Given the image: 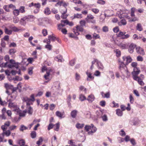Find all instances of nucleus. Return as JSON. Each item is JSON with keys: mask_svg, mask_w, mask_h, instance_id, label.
I'll return each mask as SVG.
<instances>
[{"mask_svg": "<svg viewBox=\"0 0 146 146\" xmlns=\"http://www.w3.org/2000/svg\"><path fill=\"white\" fill-rule=\"evenodd\" d=\"M30 7L34 6L35 8L37 9H39L40 7V4L39 3L34 4L33 3H32L29 5Z\"/></svg>", "mask_w": 146, "mask_h": 146, "instance_id": "29", "label": "nucleus"}, {"mask_svg": "<svg viewBox=\"0 0 146 146\" xmlns=\"http://www.w3.org/2000/svg\"><path fill=\"white\" fill-rule=\"evenodd\" d=\"M28 21H29L31 22L34 21L35 19L36 18L33 15L28 16H26Z\"/></svg>", "mask_w": 146, "mask_h": 146, "instance_id": "27", "label": "nucleus"}, {"mask_svg": "<svg viewBox=\"0 0 146 146\" xmlns=\"http://www.w3.org/2000/svg\"><path fill=\"white\" fill-rule=\"evenodd\" d=\"M93 38H95L96 39L97 38H100V36L98 34H96V33H94L93 35Z\"/></svg>", "mask_w": 146, "mask_h": 146, "instance_id": "60", "label": "nucleus"}, {"mask_svg": "<svg viewBox=\"0 0 146 146\" xmlns=\"http://www.w3.org/2000/svg\"><path fill=\"white\" fill-rule=\"evenodd\" d=\"M137 63L136 62H132L131 63V66L133 68H137Z\"/></svg>", "mask_w": 146, "mask_h": 146, "instance_id": "52", "label": "nucleus"}, {"mask_svg": "<svg viewBox=\"0 0 146 146\" xmlns=\"http://www.w3.org/2000/svg\"><path fill=\"white\" fill-rule=\"evenodd\" d=\"M42 33L44 36H46L47 35V30L45 29H43L42 31Z\"/></svg>", "mask_w": 146, "mask_h": 146, "instance_id": "64", "label": "nucleus"}, {"mask_svg": "<svg viewBox=\"0 0 146 146\" xmlns=\"http://www.w3.org/2000/svg\"><path fill=\"white\" fill-rule=\"evenodd\" d=\"M9 28L5 27V33L7 35H10L12 34V30L9 29Z\"/></svg>", "mask_w": 146, "mask_h": 146, "instance_id": "31", "label": "nucleus"}, {"mask_svg": "<svg viewBox=\"0 0 146 146\" xmlns=\"http://www.w3.org/2000/svg\"><path fill=\"white\" fill-rule=\"evenodd\" d=\"M19 11L18 9H14L13 11V13L14 15L16 16H17L19 14Z\"/></svg>", "mask_w": 146, "mask_h": 146, "instance_id": "56", "label": "nucleus"}, {"mask_svg": "<svg viewBox=\"0 0 146 146\" xmlns=\"http://www.w3.org/2000/svg\"><path fill=\"white\" fill-rule=\"evenodd\" d=\"M122 59L124 61H125V64L122 62H119V68L120 70L123 71V70H126L127 67L126 65H127L129 63L131 62L132 61V59L130 56H123Z\"/></svg>", "mask_w": 146, "mask_h": 146, "instance_id": "1", "label": "nucleus"}, {"mask_svg": "<svg viewBox=\"0 0 146 146\" xmlns=\"http://www.w3.org/2000/svg\"><path fill=\"white\" fill-rule=\"evenodd\" d=\"M25 141L23 139L20 140L18 142V144L20 146H23L25 145Z\"/></svg>", "mask_w": 146, "mask_h": 146, "instance_id": "53", "label": "nucleus"}, {"mask_svg": "<svg viewBox=\"0 0 146 146\" xmlns=\"http://www.w3.org/2000/svg\"><path fill=\"white\" fill-rule=\"evenodd\" d=\"M45 40L47 41H50H50H54L56 40H57L59 42H59L58 39L53 35H50L48 37V40L46 39Z\"/></svg>", "mask_w": 146, "mask_h": 146, "instance_id": "13", "label": "nucleus"}, {"mask_svg": "<svg viewBox=\"0 0 146 146\" xmlns=\"http://www.w3.org/2000/svg\"><path fill=\"white\" fill-rule=\"evenodd\" d=\"M102 118L103 121H106L108 120V117L106 114H104L102 117Z\"/></svg>", "mask_w": 146, "mask_h": 146, "instance_id": "54", "label": "nucleus"}, {"mask_svg": "<svg viewBox=\"0 0 146 146\" xmlns=\"http://www.w3.org/2000/svg\"><path fill=\"white\" fill-rule=\"evenodd\" d=\"M77 111L76 110H74L71 112V115L73 118H75L76 116Z\"/></svg>", "mask_w": 146, "mask_h": 146, "instance_id": "39", "label": "nucleus"}, {"mask_svg": "<svg viewBox=\"0 0 146 146\" xmlns=\"http://www.w3.org/2000/svg\"><path fill=\"white\" fill-rule=\"evenodd\" d=\"M44 42L47 44L45 45V48L48 50H51L52 49V46L50 44V41H47L46 40H44Z\"/></svg>", "mask_w": 146, "mask_h": 146, "instance_id": "17", "label": "nucleus"}, {"mask_svg": "<svg viewBox=\"0 0 146 146\" xmlns=\"http://www.w3.org/2000/svg\"><path fill=\"white\" fill-rule=\"evenodd\" d=\"M95 99V97L93 95L91 94L88 96L87 99L89 102H92Z\"/></svg>", "mask_w": 146, "mask_h": 146, "instance_id": "21", "label": "nucleus"}, {"mask_svg": "<svg viewBox=\"0 0 146 146\" xmlns=\"http://www.w3.org/2000/svg\"><path fill=\"white\" fill-rule=\"evenodd\" d=\"M125 32H123L121 31H120L119 33L118 34L117 36L118 37H122L123 36V35L125 34Z\"/></svg>", "mask_w": 146, "mask_h": 146, "instance_id": "59", "label": "nucleus"}, {"mask_svg": "<svg viewBox=\"0 0 146 146\" xmlns=\"http://www.w3.org/2000/svg\"><path fill=\"white\" fill-rule=\"evenodd\" d=\"M117 45L122 49L126 48L128 46L127 44L123 42H120L119 44H117Z\"/></svg>", "mask_w": 146, "mask_h": 146, "instance_id": "20", "label": "nucleus"}, {"mask_svg": "<svg viewBox=\"0 0 146 146\" xmlns=\"http://www.w3.org/2000/svg\"><path fill=\"white\" fill-rule=\"evenodd\" d=\"M63 10H64L63 12L61 11V12L62 13V15L61 16V18L63 19H66L67 17V15L65 14V13L66 12L67 10L66 8L65 7L64 8Z\"/></svg>", "mask_w": 146, "mask_h": 146, "instance_id": "22", "label": "nucleus"}, {"mask_svg": "<svg viewBox=\"0 0 146 146\" xmlns=\"http://www.w3.org/2000/svg\"><path fill=\"white\" fill-rule=\"evenodd\" d=\"M8 106L11 109L14 108L15 109L17 107V104L15 103H13L11 102H9Z\"/></svg>", "mask_w": 146, "mask_h": 146, "instance_id": "30", "label": "nucleus"}, {"mask_svg": "<svg viewBox=\"0 0 146 146\" xmlns=\"http://www.w3.org/2000/svg\"><path fill=\"white\" fill-rule=\"evenodd\" d=\"M140 72V70L139 68L137 67L133 68V71L132 72L133 78V79H137V77H138L137 75L139 74Z\"/></svg>", "mask_w": 146, "mask_h": 146, "instance_id": "7", "label": "nucleus"}, {"mask_svg": "<svg viewBox=\"0 0 146 146\" xmlns=\"http://www.w3.org/2000/svg\"><path fill=\"white\" fill-rule=\"evenodd\" d=\"M2 133L4 135H5L6 136L8 137L10 135L11 133L10 130H8L7 131L6 130L5 131H3Z\"/></svg>", "mask_w": 146, "mask_h": 146, "instance_id": "36", "label": "nucleus"}, {"mask_svg": "<svg viewBox=\"0 0 146 146\" xmlns=\"http://www.w3.org/2000/svg\"><path fill=\"white\" fill-rule=\"evenodd\" d=\"M79 98L80 101H82L86 100V97L83 94H81L80 95Z\"/></svg>", "mask_w": 146, "mask_h": 146, "instance_id": "38", "label": "nucleus"}, {"mask_svg": "<svg viewBox=\"0 0 146 146\" xmlns=\"http://www.w3.org/2000/svg\"><path fill=\"white\" fill-rule=\"evenodd\" d=\"M66 22L67 21H66L62 20L61 21V23L59 24L58 26V29L59 30L61 29L62 27H63L65 25L64 23H66Z\"/></svg>", "mask_w": 146, "mask_h": 146, "instance_id": "28", "label": "nucleus"}, {"mask_svg": "<svg viewBox=\"0 0 146 146\" xmlns=\"http://www.w3.org/2000/svg\"><path fill=\"white\" fill-rule=\"evenodd\" d=\"M17 128V126L14 125H13L9 127V130L10 131H12L14 129H15Z\"/></svg>", "mask_w": 146, "mask_h": 146, "instance_id": "61", "label": "nucleus"}, {"mask_svg": "<svg viewBox=\"0 0 146 146\" xmlns=\"http://www.w3.org/2000/svg\"><path fill=\"white\" fill-rule=\"evenodd\" d=\"M19 21V19L17 17L15 16L13 17V22L15 23H17Z\"/></svg>", "mask_w": 146, "mask_h": 146, "instance_id": "41", "label": "nucleus"}, {"mask_svg": "<svg viewBox=\"0 0 146 146\" xmlns=\"http://www.w3.org/2000/svg\"><path fill=\"white\" fill-rule=\"evenodd\" d=\"M13 111H14L15 113L16 114H18L19 115L21 110L17 107L14 110H13Z\"/></svg>", "mask_w": 146, "mask_h": 146, "instance_id": "43", "label": "nucleus"}, {"mask_svg": "<svg viewBox=\"0 0 146 146\" xmlns=\"http://www.w3.org/2000/svg\"><path fill=\"white\" fill-rule=\"evenodd\" d=\"M30 98L25 97L23 98V102H26L27 105H29L33 104V103L35 101V99L34 97V95L32 94L30 96Z\"/></svg>", "mask_w": 146, "mask_h": 146, "instance_id": "3", "label": "nucleus"}, {"mask_svg": "<svg viewBox=\"0 0 146 146\" xmlns=\"http://www.w3.org/2000/svg\"><path fill=\"white\" fill-rule=\"evenodd\" d=\"M8 28L9 29H12V31H13L15 32L19 31L20 29H18L17 27L13 26V25H10L8 26Z\"/></svg>", "mask_w": 146, "mask_h": 146, "instance_id": "19", "label": "nucleus"}, {"mask_svg": "<svg viewBox=\"0 0 146 146\" xmlns=\"http://www.w3.org/2000/svg\"><path fill=\"white\" fill-rule=\"evenodd\" d=\"M10 62L11 64L15 65V68H16L17 69L18 68V64L15 63V61L11 59L10 60Z\"/></svg>", "mask_w": 146, "mask_h": 146, "instance_id": "44", "label": "nucleus"}, {"mask_svg": "<svg viewBox=\"0 0 146 146\" xmlns=\"http://www.w3.org/2000/svg\"><path fill=\"white\" fill-rule=\"evenodd\" d=\"M60 127V124L59 123H56L54 127V130L56 131H58Z\"/></svg>", "mask_w": 146, "mask_h": 146, "instance_id": "58", "label": "nucleus"}, {"mask_svg": "<svg viewBox=\"0 0 146 146\" xmlns=\"http://www.w3.org/2000/svg\"><path fill=\"white\" fill-rule=\"evenodd\" d=\"M54 59L58 62H62V57L60 55H58Z\"/></svg>", "mask_w": 146, "mask_h": 146, "instance_id": "32", "label": "nucleus"}, {"mask_svg": "<svg viewBox=\"0 0 146 146\" xmlns=\"http://www.w3.org/2000/svg\"><path fill=\"white\" fill-rule=\"evenodd\" d=\"M84 124H80L77 123L76 125V127L78 129H81L83 127Z\"/></svg>", "mask_w": 146, "mask_h": 146, "instance_id": "45", "label": "nucleus"}, {"mask_svg": "<svg viewBox=\"0 0 146 146\" xmlns=\"http://www.w3.org/2000/svg\"><path fill=\"white\" fill-rule=\"evenodd\" d=\"M76 28V31H80L82 32L83 30V28L81 26H77Z\"/></svg>", "mask_w": 146, "mask_h": 146, "instance_id": "49", "label": "nucleus"}, {"mask_svg": "<svg viewBox=\"0 0 146 146\" xmlns=\"http://www.w3.org/2000/svg\"><path fill=\"white\" fill-rule=\"evenodd\" d=\"M45 70L46 71V74L44 76V77L45 79L47 81V82H48L50 80V73L52 71V70L51 68H49L48 69H47L46 66H44L42 68V72H43Z\"/></svg>", "mask_w": 146, "mask_h": 146, "instance_id": "4", "label": "nucleus"}, {"mask_svg": "<svg viewBox=\"0 0 146 146\" xmlns=\"http://www.w3.org/2000/svg\"><path fill=\"white\" fill-rule=\"evenodd\" d=\"M75 78L77 81H78L81 78L80 75L78 73H76L75 74Z\"/></svg>", "mask_w": 146, "mask_h": 146, "instance_id": "33", "label": "nucleus"}, {"mask_svg": "<svg viewBox=\"0 0 146 146\" xmlns=\"http://www.w3.org/2000/svg\"><path fill=\"white\" fill-rule=\"evenodd\" d=\"M94 17L91 14L88 15L86 19V21H88V23H96V21L94 20H93L91 21H89L90 19H94Z\"/></svg>", "mask_w": 146, "mask_h": 146, "instance_id": "11", "label": "nucleus"}, {"mask_svg": "<svg viewBox=\"0 0 146 146\" xmlns=\"http://www.w3.org/2000/svg\"><path fill=\"white\" fill-rule=\"evenodd\" d=\"M16 52V50L15 49H11L9 50V53L11 55L14 54Z\"/></svg>", "mask_w": 146, "mask_h": 146, "instance_id": "47", "label": "nucleus"}, {"mask_svg": "<svg viewBox=\"0 0 146 146\" xmlns=\"http://www.w3.org/2000/svg\"><path fill=\"white\" fill-rule=\"evenodd\" d=\"M132 122L133 123V125H137L140 123V121L138 118L135 117L133 119L132 121Z\"/></svg>", "mask_w": 146, "mask_h": 146, "instance_id": "18", "label": "nucleus"}, {"mask_svg": "<svg viewBox=\"0 0 146 146\" xmlns=\"http://www.w3.org/2000/svg\"><path fill=\"white\" fill-rule=\"evenodd\" d=\"M136 47V45L133 43H132L129 46L128 51L131 54L134 51V48Z\"/></svg>", "mask_w": 146, "mask_h": 146, "instance_id": "15", "label": "nucleus"}, {"mask_svg": "<svg viewBox=\"0 0 146 146\" xmlns=\"http://www.w3.org/2000/svg\"><path fill=\"white\" fill-rule=\"evenodd\" d=\"M31 137L34 139L36 137V133L35 131H32L31 134Z\"/></svg>", "mask_w": 146, "mask_h": 146, "instance_id": "48", "label": "nucleus"}, {"mask_svg": "<svg viewBox=\"0 0 146 146\" xmlns=\"http://www.w3.org/2000/svg\"><path fill=\"white\" fill-rule=\"evenodd\" d=\"M28 21L26 16L21 18L20 21V24L23 26H25L26 24L27 21Z\"/></svg>", "mask_w": 146, "mask_h": 146, "instance_id": "12", "label": "nucleus"}, {"mask_svg": "<svg viewBox=\"0 0 146 146\" xmlns=\"http://www.w3.org/2000/svg\"><path fill=\"white\" fill-rule=\"evenodd\" d=\"M97 67L98 69L103 70L104 68V66L103 64L99 61H98L96 64Z\"/></svg>", "mask_w": 146, "mask_h": 146, "instance_id": "26", "label": "nucleus"}, {"mask_svg": "<svg viewBox=\"0 0 146 146\" xmlns=\"http://www.w3.org/2000/svg\"><path fill=\"white\" fill-rule=\"evenodd\" d=\"M121 73L122 74V75L123 76H126L127 78L129 77L130 75V73L127 70V68H126V70L124 69L123 71L121 70Z\"/></svg>", "mask_w": 146, "mask_h": 146, "instance_id": "9", "label": "nucleus"}, {"mask_svg": "<svg viewBox=\"0 0 146 146\" xmlns=\"http://www.w3.org/2000/svg\"><path fill=\"white\" fill-rule=\"evenodd\" d=\"M3 59V57L0 56V67H5L8 66V67L10 68H12L14 67H15V65L12 64H10L7 62L5 63H3L1 61V60Z\"/></svg>", "mask_w": 146, "mask_h": 146, "instance_id": "5", "label": "nucleus"}, {"mask_svg": "<svg viewBox=\"0 0 146 146\" xmlns=\"http://www.w3.org/2000/svg\"><path fill=\"white\" fill-rule=\"evenodd\" d=\"M119 134L120 135L122 136H124L125 135V132L123 130H121L119 132Z\"/></svg>", "mask_w": 146, "mask_h": 146, "instance_id": "63", "label": "nucleus"}, {"mask_svg": "<svg viewBox=\"0 0 146 146\" xmlns=\"http://www.w3.org/2000/svg\"><path fill=\"white\" fill-rule=\"evenodd\" d=\"M27 129L28 128L26 127L25 126L23 125H21L20 128V130L21 131H23L24 130Z\"/></svg>", "mask_w": 146, "mask_h": 146, "instance_id": "55", "label": "nucleus"}, {"mask_svg": "<svg viewBox=\"0 0 146 146\" xmlns=\"http://www.w3.org/2000/svg\"><path fill=\"white\" fill-rule=\"evenodd\" d=\"M84 129L89 135H93L97 130V128L92 124L90 125H86L85 126Z\"/></svg>", "mask_w": 146, "mask_h": 146, "instance_id": "2", "label": "nucleus"}, {"mask_svg": "<svg viewBox=\"0 0 146 146\" xmlns=\"http://www.w3.org/2000/svg\"><path fill=\"white\" fill-rule=\"evenodd\" d=\"M44 13L46 15H49L50 13V11L48 8H46L44 11Z\"/></svg>", "mask_w": 146, "mask_h": 146, "instance_id": "40", "label": "nucleus"}, {"mask_svg": "<svg viewBox=\"0 0 146 146\" xmlns=\"http://www.w3.org/2000/svg\"><path fill=\"white\" fill-rule=\"evenodd\" d=\"M129 12L128 10L126 11H121L120 12V14L119 15V17L120 19L123 18H125L129 19V17L128 16V14L129 13Z\"/></svg>", "mask_w": 146, "mask_h": 146, "instance_id": "8", "label": "nucleus"}, {"mask_svg": "<svg viewBox=\"0 0 146 146\" xmlns=\"http://www.w3.org/2000/svg\"><path fill=\"white\" fill-rule=\"evenodd\" d=\"M137 59L138 61H142L143 60V57L140 56H138L137 57Z\"/></svg>", "mask_w": 146, "mask_h": 146, "instance_id": "62", "label": "nucleus"}, {"mask_svg": "<svg viewBox=\"0 0 146 146\" xmlns=\"http://www.w3.org/2000/svg\"><path fill=\"white\" fill-rule=\"evenodd\" d=\"M136 50L137 53L139 54L142 55H143L145 54V52L143 49L139 46L136 47Z\"/></svg>", "mask_w": 146, "mask_h": 146, "instance_id": "14", "label": "nucleus"}, {"mask_svg": "<svg viewBox=\"0 0 146 146\" xmlns=\"http://www.w3.org/2000/svg\"><path fill=\"white\" fill-rule=\"evenodd\" d=\"M137 30L141 31L143 30V28L141 25L140 23H138L137 26Z\"/></svg>", "mask_w": 146, "mask_h": 146, "instance_id": "46", "label": "nucleus"}, {"mask_svg": "<svg viewBox=\"0 0 146 146\" xmlns=\"http://www.w3.org/2000/svg\"><path fill=\"white\" fill-rule=\"evenodd\" d=\"M53 88V90H56L57 93H59V91L61 89L60 83L59 81H56L54 83Z\"/></svg>", "mask_w": 146, "mask_h": 146, "instance_id": "6", "label": "nucleus"}, {"mask_svg": "<svg viewBox=\"0 0 146 146\" xmlns=\"http://www.w3.org/2000/svg\"><path fill=\"white\" fill-rule=\"evenodd\" d=\"M27 113H28L29 115H31L33 112V109L31 107L29 106L26 110Z\"/></svg>", "mask_w": 146, "mask_h": 146, "instance_id": "35", "label": "nucleus"}, {"mask_svg": "<svg viewBox=\"0 0 146 146\" xmlns=\"http://www.w3.org/2000/svg\"><path fill=\"white\" fill-rule=\"evenodd\" d=\"M116 113L119 116H121L123 115L122 111L119 109H117L116 110Z\"/></svg>", "mask_w": 146, "mask_h": 146, "instance_id": "34", "label": "nucleus"}, {"mask_svg": "<svg viewBox=\"0 0 146 146\" xmlns=\"http://www.w3.org/2000/svg\"><path fill=\"white\" fill-rule=\"evenodd\" d=\"M80 23L81 26H85L86 22L84 20H82L80 21Z\"/></svg>", "mask_w": 146, "mask_h": 146, "instance_id": "57", "label": "nucleus"}, {"mask_svg": "<svg viewBox=\"0 0 146 146\" xmlns=\"http://www.w3.org/2000/svg\"><path fill=\"white\" fill-rule=\"evenodd\" d=\"M26 113L27 111L26 110H24L23 111H20L19 115L20 117H24L25 116Z\"/></svg>", "mask_w": 146, "mask_h": 146, "instance_id": "42", "label": "nucleus"}, {"mask_svg": "<svg viewBox=\"0 0 146 146\" xmlns=\"http://www.w3.org/2000/svg\"><path fill=\"white\" fill-rule=\"evenodd\" d=\"M86 74L87 76V81H90V79L93 80L94 78V77L92 75V74L89 70H87L86 72Z\"/></svg>", "mask_w": 146, "mask_h": 146, "instance_id": "16", "label": "nucleus"}, {"mask_svg": "<svg viewBox=\"0 0 146 146\" xmlns=\"http://www.w3.org/2000/svg\"><path fill=\"white\" fill-rule=\"evenodd\" d=\"M56 115L60 118H63L64 117V113H61L59 111H57L56 112Z\"/></svg>", "mask_w": 146, "mask_h": 146, "instance_id": "23", "label": "nucleus"}, {"mask_svg": "<svg viewBox=\"0 0 146 146\" xmlns=\"http://www.w3.org/2000/svg\"><path fill=\"white\" fill-rule=\"evenodd\" d=\"M134 80L137 81L138 83L141 86H143L144 85V83L142 81L141 79L140 78V77H137V79H134Z\"/></svg>", "mask_w": 146, "mask_h": 146, "instance_id": "25", "label": "nucleus"}, {"mask_svg": "<svg viewBox=\"0 0 146 146\" xmlns=\"http://www.w3.org/2000/svg\"><path fill=\"white\" fill-rule=\"evenodd\" d=\"M11 122L9 121L5 122L4 125H2L1 126V128L3 131H5L9 127L10 125Z\"/></svg>", "mask_w": 146, "mask_h": 146, "instance_id": "10", "label": "nucleus"}, {"mask_svg": "<svg viewBox=\"0 0 146 146\" xmlns=\"http://www.w3.org/2000/svg\"><path fill=\"white\" fill-rule=\"evenodd\" d=\"M5 86L6 89H7L12 88L13 86L7 83H5Z\"/></svg>", "mask_w": 146, "mask_h": 146, "instance_id": "51", "label": "nucleus"}, {"mask_svg": "<svg viewBox=\"0 0 146 146\" xmlns=\"http://www.w3.org/2000/svg\"><path fill=\"white\" fill-rule=\"evenodd\" d=\"M115 52L116 53V55L117 57L121 55V51L119 50L116 49L114 50Z\"/></svg>", "mask_w": 146, "mask_h": 146, "instance_id": "50", "label": "nucleus"}, {"mask_svg": "<svg viewBox=\"0 0 146 146\" xmlns=\"http://www.w3.org/2000/svg\"><path fill=\"white\" fill-rule=\"evenodd\" d=\"M118 24L120 26L122 25H125L127 24V21L125 19H122L120 21L118 22Z\"/></svg>", "mask_w": 146, "mask_h": 146, "instance_id": "24", "label": "nucleus"}, {"mask_svg": "<svg viewBox=\"0 0 146 146\" xmlns=\"http://www.w3.org/2000/svg\"><path fill=\"white\" fill-rule=\"evenodd\" d=\"M82 18V14L77 13L74 14L73 19H80L81 18Z\"/></svg>", "mask_w": 146, "mask_h": 146, "instance_id": "37", "label": "nucleus"}]
</instances>
